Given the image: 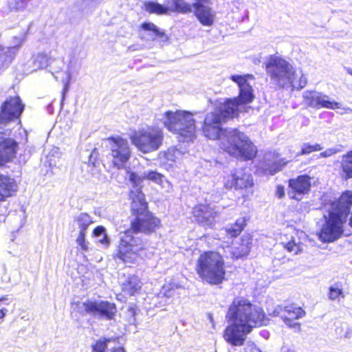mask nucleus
Segmentation results:
<instances>
[{
  "label": "nucleus",
  "instance_id": "1",
  "mask_svg": "<svg viewBox=\"0 0 352 352\" xmlns=\"http://www.w3.org/2000/svg\"><path fill=\"white\" fill-rule=\"evenodd\" d=\"M129 199L132 219L129 230L124 232V235L118 241L113 258L131 267L144 259L148 254L145 243L131 234H153L162 228V221L150 210L141 186L136 190H130Z\"/></svg>",
  "mask_w": 352,
  "mask_h": 352
},
{
  "label": "nucleus",
  "instance_id": "2",
  "mask_svg": "<svg viewBox=\"0 0 352 352\" xmlns=\"http://www.w3.org/2000/svg\"><path fill=\"white\" fill-rule=\"evenodd\" d=\"M226 318L230 324L223 332L226 342L233 346H242L244 336L253 328L265 324L266 315L264 310L244 298H235L229 305Z\"/></svg>",
  "mask_w": 352,
  "mask_h": 352
},
{
  "label": "nucleus",
  "instance_id": "3",
  "mask_svg": "<svg viewBox=\"0 0 352 352\" xmlns=\"http://www.w3.org/2000/svg\"><path fill=\"white\" fill-rule=\"evenodd\" d=\"M327 216L318 236L323 243H332L344 234V225L349 214V225L352 228V190L343 191L340 197L329 202Z\"/></svg>",
  "mask_w": 352,
  "mask_h": 352
},
{
  "label": "nucleus",
  "instance_id": "4",
  "mask_svg": "<svg viewBox=\"0 0 352 352\" xmlns=\"http://www.w3.org/2000/svg\"><path fill=\"white\" fill-rule=\"evenodd\" d=\"M241 104L234 97L226 98L217 108L216 111L208 113L204 119L201 130L208 139L216 140L230 129L223 128L222 124L228 120L238 118Z\"/></svg>",
  "mask_w": 352,
  "mask_h": 352
},
{
  "label": "nucleus",
  "instance_id": "5",
  "mask_svg": "<svg viewBox=\"0 0 352 352\" xmlns=\"http://www.w3.org/2000/svg\"><path fill=\"white\" fill-rule=\"evenodd\" d=\"M195 272L202 281L217 285L226 279V262L223 255L217 250L201 252L196 262Z\"/></svg>",
  "mask_w": 352,
  "mask_h": 352
},
{
  "label": "nucleus",
  "instance_id": "6",
  "mask_svg": "<svg viewBox=\"0 0 352 352\" xmlns=\"http://www.w3.org/2000/svg\"><path fill=\"white\" fill-rule=\"evenodd\" d=\"M225 131L220 138L216 139L220 141L219 148L223 152L245 162L253 160L256 157L257 148L246 135L237 129Z\"/></svg>",
  "mask_w": 352,
  "mask_h": 352
},
{
  "label": "nucleus",
  "instance_id": "7",
  "mask_svg": "<svg viewBox=\"0 0 352 352\" xmlns=\"http://www.w3.org/2000/svg\"><path fill=\"white\" fill-rule=\"evenodd\" d=\"M265 71L271 80L279 88L292 87L298 89L305 87L307 82L300 78L296 82V72L285 59L276 56H270L265 63Z\"/></svg>",
  "mask_w": 352,
  "mask_h": 352
},
{
  "label": "nucleus",
  "instance_id": "8",
  "mask_svg": "<svg viewBox=\"0 0 352 352\" xmlns=\"http://www.w3.org/2000/svg\"><path fill=\"white\" fill-rule=\"evenodd\" d=\"M164 126L178 135L182 142H191L196 138L195 120L192 113L187 111H167L164 113Z\"/></svg>",
  "mask_w": 352,
  "mask_h": 352
},
{
  "label": "nucleus",
  "instance_id": "9",
  "mask_svg": "<svg viewBox=\"0 0 352 352\" xmlns=\"http://www.w3.org/2000/svg\"><path fill=\"white\" fill-rule=\"evenodd\" d=\"M129 139L140 151L148 153L157 151L161 146L164 133L160 128L148 127L133 131Z\"/></svg>",
  "mask_w": 352,
  "mask_h": 352
},
{
  "label": "nucleus",
  "instance_id": "10",
  "mask_svg": "<svg viewBox=\"0 0 352 352\" xmlns=\"http://www.w3.org/2000/svg\"><path fill=\"white\" fill-rule=\"evenodd\" d=\"M223 182L224 188L236 191H246L254 185L253 176L245 167L232 170L223 176Z\"/></svg>",
  "mask_w": 352,
  "mask_h": 352
},
{
  "label": "nucleus",
  "instance_id": "11",
  "mask_svg": "<svg viewBox=\"0 0 352 352\" xmlns=\"http://www.w3.org/2000/svg\"><path fill=\"white\" fill-rule=\"evenodd\" d=\"M107 140L111 144V156L113 167L117 169L124 168L131 156V150L127 140L120 136H111Z\"/></svg>",
  "mask_w": 352,
  "mask_h": 352
},
{
  "label": "nucleus",
  "instance_id": "12",
  "mask_svg": "<svg viewBox=\"0 0 352 352\" xmlns=\"http://www.w3.org/2000/svg\"><path fill=\"white\" fill-rule=\"evenodd\" d=\"M24 109L25 104L18 94L7 98L0 107V126L19 119Z\"/></svg>",
  "mask_w": 352,
  "mask_h": 352
},
{
  "label": "nucleus",
  "instance_id": "13",
  "mask_svg": "<svg viewBox=\"0 0 352 352\" xmlns=\"http://www.w3.org/2000/svg\"><path fill=\"white\" fill-rule=\"evenodd\" d=\"M311 188V177L307 174L288 180L287 195L290 199L300 201Z\"/></svg>",
  "mask_w": 352,
  "mask_h": 352
},
{
  "label": "nucleus",
  "instance_id": "14",
  "mask_svg": "<svg viewBox=\"0 0 352 352\" xmlns=\"http://www.w3.org/2000/svg\"><path fill=\"white\" fill-rule=\"evenodd\" d=\"M82 307L85 314L99 315L107 320H113L117 312L116 305L107 300H87L82 303Z\"/></svg>",
  "mask_w": 352,
  "mask_h": 352
},
{
  "label": "nucleus",
  "instance_id": "15",
  "mask_svg": "<svg viewBox=\"0 0 352 352\" xmlns=\"http://www.w3.org/2000/svg\"><path fill=\"white\" fill-rule=\"evenodd\" d=\"M303 102L307 107L316 109L324 108L335 110L341 108L339 102L331 101L327 96L316 91H307L303 95Z\"/></svg>",
  "mask_w": 352,
  "mask_h": 352
},
{
  "label": "nucleus",
  "instance_id": "16",
  "mask_svg": "<svg viewBox=\"0 0 352 352\" xmlns=\"http://www.w3.org/2000/svg\"><path fill=\"white\" fill-rule=\"evenodd\" d=\"M230 79L239 87V96L234 97L238 102L241 105L252 102L254 99V95L252 87L248 81L254 80V76L252 74L232 75Z\"/></svg>",
  "mask_w": 352,
  "mask_h": 352
},
{
  "label": "nucleus",
  "instance_id": "17",
  "mask_svg": "<svg viewBox=\"0 0 352 352\" xmlns=\"http://www.w3.org/2000/svg\"><path fill=\"white\" fill-rule=\"evenodd\" d=\"M19 191V184L14 177L0 173V204L14 197Z\"/></svg>",
  "mask_w": 352,
  "mask_h": 352
},
{
  "label": "nucleus",
  "instance_id": "18",
  "mask_svg": "<svg viewBox=\"0 0 352 352\" xmlns=\"http://www.w3.org/2000/svg\"><path fill=\"white\" fill-rule=\"evenodd\" d=\"M18 149L19 143L14 139L0 137V168L16 158Z\"/></svg>",
  "mask_w": 352,
  "mask_h": 352
},
{
  "label": "nucleus",
  "instance_id": "19",
  "mask_svg": "<svg viewBox=\"0 0 352 352\" xmlns=\"http://www.w3.org/2000/svg\"><path fill=\"white\" fill-rule=\"evenodd\" d=\"M192 213L196 221L204 226H212L217 216V212L209 204H204L195 206Z\"/></svg>",
  "mask_w": 352,
  "mask_h": 352
},
{
  "label": "nucleus",
  "instance_id": "20",
  "mask_svg": "<svg viewBox=\"0 0 352 352\" xmlns=\"http://www.w3.org/2000/svg\"><path fill=\"white\" fill-rule=\"evenodd\" d=\"M281 318L283 321L289 327H294L296 325L300 326L298 322L294 321L305 316V311L294 303L288 304L281 309Z\"/></svg>",
  "mask_w": 352,
  "mask_h": 352
},
{
  "label": "nucleus",
  "instance_id": "21",
  "mask_svg": "<svg viewBox=\"0 0 352 352\" xmlns=\"http://www.w3.org/2000/svg\"><path fill=\"white\" fill-rule=\"evenodd\" d=\"M119 338L118 337H101L95 340L91 344V352H126L123 346H113L109 348L110 344H118Z\"/></svg>",
  "mask_w": 352,
  "mask_h": 352
},
{
  "label": "nucleus",
  "instance_id": "22",
  "mask_svg": "<svg viewBox=\"0 0 352 352\" xmlns=\"http://www.w3.org/2000/svg\"><path fill=\"white\" fill-rule=\"evenodd\" d=\"M252 245V235L250 233H245L240 238L239 243L232 250V258L237 260L248 256L251 251Z\"/></svg>",
  "mask_w": 352,
  "mask_h": 352
},
{
  "label": "nucleus",
  "instance_id": "23",
  "mask_svg": "<svg viewBox=\"0 0 352 352\" xmlns=\"http://www.w3.org/2000/svg\"><path fill=\"white\" fill-rule=\"evenodd\" d=\"M194 8V15L200 23L204 26H210L214 23V14L210 8L200 2H195L192 5Z\"/></svg>",
  "mask_w": 352,
  "mask_h": 352
},
{
  "label": "nucleus",
  "instance_id": "24",
  "mask_svg": "<svg viewBox=\"0 0 352 352\" xmlns=\"http://www.w3.org/2000/svg\"><path fill=\"white\" fill-rule=\"evenodd\" d=\"M142 283L135 274L130 275L121 285L122 292L129 296L141 294Z\"/></svg>",
  "mask_w": 352,
  "mask_h": 352
},
{
  "label": "nucleus",
  "instance_id": "25",
  "mask_svg": "<svg viewBox=\"0 0 352 352\" xmlns=\"http://www.w3.org/2000/svg\"><path fill=\"white\" fill-rule=\"evenodd\" d=\"M249 219L241 217L236 219L234 223H230L224 228L226 236L230 239L239 237L248 226Z\"/></svg>",
  "mask_w": 352,
  "mask_h": 352
},
{
  "label": "nucleus",
  "instance_id": "26",
  "mask_svg": "<svg viewBox=\"0 0 352 352\" xmlns=\"http://www.w3.org/2000/svg\"><path fill=\"white\" fill-rule=\"evenodd\" d=\"M340 170V175L345 180L352 178V150L349 151L342 155Z\"/></svg>",
  "mask_w": 352,
  "mask_h": 352
},
{
  "label": "nucleus",
  "instance_id": "27",
  "mask_svg": "<svg viewBox=\"0 0 352 352\" xmlns=\"http://www.w3.org/2000/svg\"><path fill=\"white\" fill-rule=\"evenodd\" d=\"M144 9L149 14H166L170 10V8L164 6L158 3L147 1L144 3Z\"/></svg>",
  "mask_w": 352,
  "mask_h": 352
},
{
  "label": "nucleus",
  "instance_id": "28",
  "mask_svg": "<svg viewBox=\"0 0 352 352\" xmlns=\"http://www.w3.org/2000/svg\"><path fill=\"white\" fill-rule=\"evenodd\" d=\"M287 161L282 158L272 162H269L265 164V172L269 175H274L287 165Z\"/></svg>",
  "mask_w": 352,
  "mask_h": 352
},
{
  "label": "nucleus",
  "instance_id": "29",
  "mask_svg": "<svg viewBox=\"0 0 352 352\" xmlns=\"http://www.w3.org/2000/svg\"><path fill=\"white\" fill-rule=\"evenodd\" d=\"M140 28L144 31H149L153 33L152 40L158 38H167L166 34L164 31H161L154 23L151 22H144L141 23Z\"/></svg>",
  "mask_w": 352,
  "mask_h": 352
},
{
  "label": "nucleus",
  "instance_id": "30",
  "mask_svg": "<svg viewBox=\"0 0 352 352\" xmlns=\"http://www.w3.org/2000/svg\"><path fill=\"white\" fill-rule=\"evenodd\" d=\"M172 9L173 12L181 14H188L192 12L191 4L184 0H171Z\"/></svg>",
  "mask_w": 352,
  "mask_h": 352
},
{
  "label": "nucleus",
  "instance_id": "31",
  "mask_svg": "<svg viewBox=\"0 0 352 352\" xmlns=\"http://www.w3.org/2000/svg\"><path fill=\"white\" fill-rule=\"evenodd\" d=\"M345 296L343 291V285L342 283H335L333 286L329 288L328 297L331 300H336L340 298H344Z\"/></svg>",
  "mask_w": 352,
  "mask_h": 352
},
{
  "label": "nucleus",
  "instance_id": "32",
  "mask_svg": "<svg viewBox=\"0 0 352 352\" xmlns=\"http://www.w3.org/2000/svg\"><path fill=\"white\" fill-rule=\"evenodd\" d=\"M283 247L290 253L294 254H298L303 251L302 243L296 241L294 237L286 243H281Z\"/></svg>",
  "mask_w": 352,
  "mask_h": 352
},
{
  "label": "nucleus",
  "instance_id": "33",
  "mask_svg": "<svg viewBox=\"0 0 352 352\" xmlns=\"http://www.w3.org/2000/svg\"><path fill=\"white\" fill-rule=\"evenodd\" d=\"M80 232H85L90 224L93 223L91 217L87 213H81L76 217Z\"/></svg>",
  "mask_w": 352,
  "mask_h": 352
},
{
  "label": "nucleus",
  "instance_id": "34",
  "mask_svg": "<svg viewBox=\"0 0 352 352\" xmlns=\"http://www.w3.org/2000/svg\"><path fill=\"white\" fill-rule=\"evenodd\" d=\"M322 149V146L320 144L316 143L314 144H311L309 143H305L301 146L298 155H309L314 152L320 151Z\"/></svg>",
  "mask_w": 352,
  "mask_h": 352
},
{
  "label": "nucleus",
  "instance_id": "35",
  "mask_svg": "<svg viewBox=\"0 0 352 352\" xmlns=\"http://www.w3.org/2000/svg\"><path fill=\"white\" fill-rule=\"evenodd\" d=\"M29 0H8V6L10 11L19 12L23 10Z\"/></svg>",
  "mask_w": 352,
  "mask_h": 352
},
{
  "label": "nucleus",
  "instance_id": "36",
  "mask_svg": "<svg viewBox=\"0 0 352 352\" xmlns=\"http://www.w3.org/2000/svg\"><path fill=\"white\" fill-rule=\"evenodd\" d=\"M127 173L129 174V180L134 187L140 186L144 179H146L144 176H140L134 171L129 170Z\"/></svg>",
  "mask_w": 352,
  "mask_h": 352
},
{
  "label": "nucleus",
  "instance_id": "37",
  "mask_svg": "<svg viewBox=\"0 0 352 352\" xmlns=\"http://www.w3.org/2000/svg\"><path fill=\"white\" fill-rule=\"evenodd\" d=\"M144 177L148 180H151L156 183L160 184L162 182L164 177L160 173L155 170H150L144 175Z\"/></svg>",
  "mask_w": 352,
  "mask_h": 352
},
{
  "label": "nucleus",
  "instance_id": "38",
  "mask_svg": "<svg viewBox=\"0 0 352 352\" xmlns=\"http://www.w3.org/2000/svg\"><path fill=\"white\" fill-rule=\"evenodd\" d=\"M85 232H79V234L77 237L76 241L77 243L80 246L81 249L84 251L88 250V245L86 243L85 240Z\"/></svg>",
  "mask_w": 352,
  "mask_h": 352
},
{
  "label": "nucleus",
  "instance_id": "39",
  "mask_svg": "<svg viewBox=\"0 0 352 352\" xmlns=\"http://www.w3.org/2000/svg\"><path fill=\"white\" fill-rule=\"evenodd\" d=\"M340 152V150L338 149H336V148H328L327 150H325L323 152H321L320 154H319V157H329L333 155H335L338 153Z\"/></svg>",
  "mask_w": 352,
  "mask_h": 352
},
{
  "label": "nucleus",
  "instance_id": "40",
  "mask_svg": "<svg viewBox=\"0 0 352 352\" xmlns=\"http://www.w3.org/2000/svg\"><path fill=\"white\" fill-rule=\"evenodd\" d=\"M275 195L279 199L283 198L285 195V187L281 184L278 185L276 188Z\"/></svg>",
  "mask_w": 352,
  "mask_h": 352
},
{
  "label": "nucleus",
  "instance_id": "41",
  "mask_svg": "<svg viewBox=\"0 0 352 352\" xmlns=\"http://www.w3.org/2000/svg\"><path fill=\"white\" fill-rule=\"evenodd\" d=\"M105 233V229L102 226H98L96 227L93 230V236H98L100 234H104Z\"/></svg>",
  "mask_w": 352,
  "mask_h": 352
},
{
  "label": "nucleus",
  "instance_id": "42",
  "mask_svg": "<svg viewBox=\"0 0 352 352\" xmlns=\"http://www.w3.org/2000/svg\"><path fill=\"white\" fill-rule=\"evenodd\" d=\"M69 83L65 82L63 85V89L61 91V95H62L61 102H62L64 101V100L65 98L66 94L69 91Z\"/></svg>",
  "mask_w": 352,
  "mask_h": 352
},
{
  "label": "nucleus",
  "instance_id": "43",
  "mask_svg": "<svg viewBox=\"0 0 352 352\" xmlns=\"http://www.w3.org/2000/svg\"><path fill=\"white\" fill-rule=\"evenodd\" d=\"M137 307L135 306H131L128 308V312L133 318L136 316Z\"/></svg>",
  "mask_w": 352,
  "mask_h": 352
},
{
  "label": "nucleus",
  "instance_id": "44",
  "mask_svg": "<svg viewBox=\"0 0 352 352\" xmlns=\"http://www.w3.org/2000/svg\"><path fill=\"white\" fill-rule=\"evenodd\" d=\"M100 242L104 245H109V239L107 236V234H103V238L100 241Z\"/></svg>",
  "mask_w": 352,
  "mask_h": 352
},
{
  "label": "nucleus",
  "instance_id": "45",
  "mask_svg": "<svg viewBox=\"0 0 352 352\" xmlns=\"http://www.w3.org/2000/svg\"><path fill=\"white\" fill-rule=\"evenodd\" d=\"M6 309L3 308V309H0V319L4 318V316H6Z\"/></svg>",
  "mask_w": 352,
  "mask_h": 352
},
{
  "label": "nucleus",
  "instance_id": "46",
  "mask_svg": "<svg viewBox=\"0 0 352 352\" xmlns=\"http://www.w3.org/2000/svg\"><path fill=\"white\" fill-rule=\"evenodd\" d=\"M8 300V298L7 296H3L1 297H0V302H6Z\"/></svg>",
  "mask_w": 352,
  "mask_h": 352
},
{
  "label": "nucleus",
  "instance_id": "47",
  "mask_svg": "<svg viewBox=\"0 0 352 352\" xmlns=\"http://www.w3.org/2000/svg\"><path fill=\"white\" fill-rule=\"evenodd\" d=\"M348 73L352 76V69H348Z\"/></svg>",
  "mask_w": 352,
  "mask_h": 352
},
{
  "label": "nucleus",
  "instance_id": "48",
  "mask_svg": "<svg viewBox=\"0 0 352 352\" xmlns=\"http://www.w3.org/2000/svg\"><path fill=\"white\" fill-rule=\"evenodd\" d=\"M41 58L42 59H47V57H46L45 56H42Z\"/></svg>",
  "mask_w": 352,
  "mask_h": 352
}]
</instances>
